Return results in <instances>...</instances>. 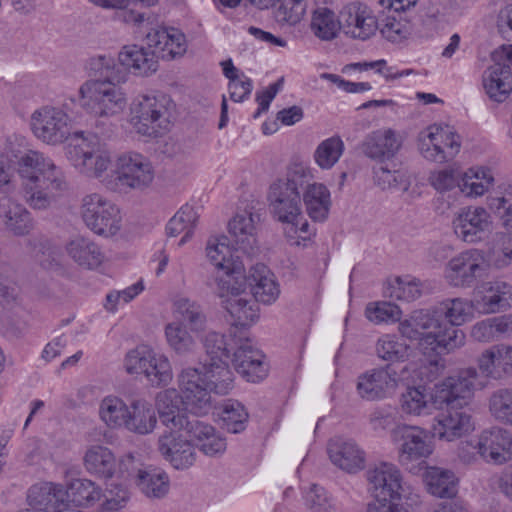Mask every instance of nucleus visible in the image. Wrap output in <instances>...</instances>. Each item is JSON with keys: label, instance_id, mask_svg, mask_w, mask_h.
<instances>
[{"label": "nucleus", "instance_id": "1", "mask_svg": "<svg viewBox=\"0 0 512 512\" xmlns=\"http://www.w3.org/2000/svg\"><path fill=\"white\" fill-rule=\"evenodd\" d=\"M314 179V170L306 162L291 161L284 176L272 181L267 200L273 218L280 223L285 242L294 248H307L314 242V222H325L332 208L329 187Z\"/></svg>", "mask_w": 512, "mask_h": 512}, {"label": "nucleus", "instance_id": "2", "mask_svg": "<svg viewBox=\"0 0 512 512\" xmlns=\"http://www.w3.org/2000/svg\"><path fill=\"white\" fill-rule=\"evenodd\" d=\"M66 159L78 174L112 190L144 191L155 180V167L147 156L137 151H124L114 158L99 137L88 132L75 133Z\"/></svg>", "mask_w": 512, "mask_h": 512}, {"label": "nucleus", "instance_id": "3", "mask_svg": "<svg viewBox=\"0 0 512 512\" xmlns=\"http://www.w3.org/2000/svg\"><path fill=\"white\" fill-rule=\"evenodd\" d=\"M232 383L233 373L223 363L187 366L177 376L178 390L159 391L153 406L166 429L183 428L189 421L184 412L207 414L212 407L211 393L226 394Z\"/></svg>", "mask_w": 512, "mask_h": 512}, {"label": "nucleus", "instance_id": "4", "mask_svg": "<svg viewBox=\"0 0 512 512\" xmlns=\"http://www.w3.org/2000/svg\"><path fill=\"white\" fill-rule=\"evenodd\" d=\"M473 301L466 298H447L436 311H415L400 323L401 334L419 341L425 355L449 353L463 343V334L454 326L470 321L475 313Z\"/></svg>", "mask_w": 512, "mask_h": 512}, {"label": "nucleus", "instance_id": "5", "mask_svg": "<svg viewBox=\"0 0 512 512\" xmlns=\"http://www.w3.org/2000/svg\"><path fill=\"white\" fill-rule=\"evenodd\" d=\"M421 372L416 367L415 380L403 382L406 387L398 399L400 413L408 418H422L433 415L434 411L463 406L473 397L477 381L475 370H466L448 376L429 387L417 384Z\"/></svg>", "mask_w": 512, "mask_h": 512}, {"label": "nucleus", "instance_id": "6", "mask_svg": "<svg viewBox=\"0 0 512 512\" xmlns=\"http://www.w3.org/2000/svg\"><path fill=\"white\" fill-rule=\"evenodd\" d=\"M239 247L231 242L225 234L211 235L205 244L204 255L206 261L222 275L213 276L209 287L220 300V305H225L236 315L241 314L238 306H245V300L237 298L243 292L245 281L242 278L244 263L239 255Z\"/></svg>", "mask_w": 512, "mask_h": 512}, {"label": "nucleus", "instance_id": "7", "mask_svg": "<svg viewBox=\"0 0 512 512\" xmlns=\"http://www.w3.org/2000/svg\"><path fill=\"white\" fill-rule=\"evenodd\" d=\"M18 176L25 202L34 210H46L66 190L62 169L37 150H29L18 160Z\"/></svg>", "mask_w": 512, "mask_h": 512}, {"label": "nucleus", "instance_id": "8", "mask_svg": "<svg viewBox=\"0 0 512 512\" xmlns=\"http://www.w3.org/2000/svg\"><path fill=\"white\" fill-rule=\"evenodd\" d=\"M89 68L104 77L84 81L78 88L75 103L95 120L118 115L127 105V94L110 80L114 59L107 55L95 56L90 59Z\"/></svg>", "mask_w": 512, "mask_h": 512}, {"label": "nucleus", "instance_id": "9", "mask_svg": "<svg viewBox=\"0 0 512 512\" xmlns=\"http://www.w3.org/2000/svg\"><path fill=\"white\" fill-rule=\"evenodd\" d=\"M206 359L199 365H209L212 361L223 363L229 370L227 359L232 354L235 370L248 382L258 383L264 380L269 372L265 355L256 348L247 333L233 336L226 340L217 332H209L204 338Z\"/></svg>", "mask_w": 512, "mask_h": 512}, {"label": "nucleus", "instance_id": "10", "mask_svg": "<svg viewBox=\"0 0 512 512\" xmlns=\"http://www.w3.org/2000/svg\"><path fill=\"white\" fill-rule=\"evenodd\" d=\"M245 281L243 292L235 298L245 300V306L240 304L238 309L241 314H234L225 305L221 307L226 311L228 320L234 328L247 329L253 326L259 319V308L251 299L250 293L255 301L264 305L274 304L280 297L281 287L274 272L265 264L257 263L251 266L248 273L242 272ZM236 301L238 299H235Z\"/></svg>", "mask_w": 512, "mask_h": 512}, {"label": "nucleus", "instance_id": "11", "mask_svg": "<svg viewBox=\"0 0 512 512\" xmlns=\"http://www.w3.org/2000/svg\"><path fill=\"white\" fill-rule=\"evenodd\" d=\"M174 101L162 93H140L129 104L128 123L132 130L147 138L166 134L172 126Z\"/></svg>", "mask_w": 512, "mask_h": 512}, {"label": "nucleus", "instance_id": "12", "mask_svg": "<svg viewBox=\"0 0 512 512\" xmlns=\"http://www.w3.org/2000/svg\"><path fill=\"white\" fill-rule=\"evenodd\" d=\"M173 320L164 327L167 345L177 354L193 351L196 345L194 334L206 327L207 317L201 306L187 297H179L172 304Z\"/></svg>", "mask_w": 512, "mask_h": 512}, {"label": "nucleus", "instance_id": "13", "mask_svg": "<svg viewBox=\"0 0 512 512\" xmlns=\"http://www.w3.org/2000/svg\"><path fill=\"white\" fill-rule=\"evenodd\" d=\"M123 369L134 379L144 380L155 388L167 387L174 379L169 356L148 345H139L129 350L123 359Z\"/></svg>", "mask_w": 512, "mask_h": 512}, {"label": "nucleus", "instance_id": "14", "mask_svg": "<svg viewBox=\"0 0 512 512\" xmlns=\"http://www.w3.org/2000/svg\"><path fill=\"white\" fill-rule=\"evenodd\" d=\"M416 365L402 367L392 364L369 369L357 377L356 392L366 401H380L394 396L403 382L415 380Z\"/></svg>", "mask_w": 512, "mask_h": 512}, {"label": "nucleus", "instance_id": "15", "mask_svg": "<svg viewBox=\"0 0 512 512\" xmlns=\"http://www.w3.org/2000/svg\"><path fill=\"white\" fill-rule=\"evenodd\" d=\"M65 493L68 504L81 508L97 506V512H118L129 500V492L125 487L110 484L104 491L99 484L88 478L73 479Z\"/></svg>", "mask_w": 512, "mask_h": 512}, {"label": "nucleus", "instance_id": "16", "mask_svg": "<svg viewBox=\"0 0 512 512\" xmlns=\"http://www.w3.org/2000/svg\"><path fill=\"white\" fill-rule=\"evenodd\" d=\"M80 216L93 234L104 239H116L122 232L123 216L119 206L100 193L82 198Z\"/></svg>", "mask_w": 512, "mask_h": 512}, {"label": "nucleus", "instance_id": "17", "mask_svg": "<svg viewBox=\"0 0 512 512\" xmlns=\"http://www.w3.org/2000/svg\"><path fill=\"white\" fill-rule=\"evenodd\" d=\"M416 147L420 156L426 161L445 163L460 153L462 138L453 126L436 122L419 131Z\"/></svg>", "mask_w": 512, "mask_h": 512}, {"label": "nucleus", "instance_id": "18", "mask_svg": "<svg viewBox=\"0 0 512 512\" xmlns=\"http://www.w3.org/2000/svg\"><path fill=\"white\" fill-rule=\"evenodd\" d=\"M72 119L70 115L62 108L52 105H44L35 109L29 121V126L33 135L41 142L58 146L67 141L65 154L69 145L73 142L77 130L71 133Z\"/></svg>", "mask_w": 512, "mask_h": 512}, {"label": "nucleus", "instance_id": "19", "mask_svg": "<svg viewBox=\"0 0 512 512\" xmlns=\"http://www.w3.org/2000/svg\"><path fill=\"white\" fill-rule=\"evenodd\" d=\"M390 439L402 465L426 460L434 453V442L430 432L419 425L397 424L390 431Z\"/></svg>", "mask_w": 512, "mask_h": 512}, {"label": "nucleus", "instance_id": "20", "mask_svg": "<svg viewBox=\"0 0 512 512\" xmlns=\"http://www.w3.org/2000/svg\"><path fill=\"white\" fill-rule=\"evenodd\" d=\"M83 466L88 474L104 480L114 477L125 478L136 468L133 453H126L117 458L112 449L103 444H91L86 447Z\"/></svg>", "mask_w": 512, "mask_h": 512}, {"label": "nucleus", "instance_id": "21", "mask_svg": "<svg viewBox=\"0 0 512 512\" xmlns=\"http://www.w3.org/2000/svg\"><path fill=\"white\" fill-rule=\"evenodd\" d=\"M493 65L487 68L483 83L489 99L505 102L512 92V44H503L491 53Z\"/></svg>", "mask_w": 512, "mask_h": 512}, {"label": "nucleus", "instance_id": "22", "mask_svg": "<svg viewBox=\"0 0 512 512\" xmlns=\"http://www.w3.org/2000/svg\"><path fill=\"white\" fill-rule=\"evenodd\" d=\"M342 34L354 41L372 39L379 29L375 10L367 3L354 0L341 7Z\"/></svg>", "mask_w": 512, "mask_h": 512}, {"label": "nucleus", "instance_id": "23", "mask_svg": "<svg viewBox=\"0 0 512 512\" xmlns=\"http://www.w3.org/2000/svg\"><path fill=\"white\" fill-rule=\"evenodd\" d=\"M158 451L176 470L192 467L197 458L195 447L183 428L166 429L158 438Z\"/></svg>", "mask_w": 512, "mask_h": 512}, {"label": "nucleus", "instance_id": "24", "mask_svg": "<svg viewBox=\"0 0 512 512\" xmlns=\"http://www.w3.org/2000/svg\"><path fill=\"white\" fill-rule=\"evenodd\" d=\"M368 491L373 500H401L403 493V476L400 469L391 462L382 461L367 472Z\"/></svg>", "mask_w": 512, "mask_h": 512}, {"label": "nucleus", "instance_id": "25", "mask_svg": "<svg viewBox=\"0 0 512 512\" xmlns=\"http://www.w3.org/2000/svg\"><path fill=\"white\" fill-rule=\"evenodd\" d=\"M146 45L151 54L164 61L181 59L188 51L186 35L174 27H156L146 35Z\"/></svg>", "mask_w": 512, "mask_h": 512}, {"label": "nucleus", "instance_id": "26", "mask_svg": "<svg viewBox=\"0 0 512 512\" xmlns=\"http://www.w3.org/2000/svg\"><path fill=\"white\" fill-rule=\"evenodd\" d=\"M479 271L480 251L468 249L455 255L446 263L443 277L452 287L468 288L476 282Z\"/></svg>", "mask_w": 512, "mask_h": 512}, {"label": "nucleus", "instance_id": "27", "mask_svg": "<svg viewBox=\"0 0 512 512\" xmlns=\"http://www.w3.org/2000/svg\"><path fill=\"white\" fill-rule=\"evenodd\" d=\"M331 463L348 474H356L366 467V452L353 439L334 438L328 444Z\"/></svg>", "mask_w": 512, "mask_h": 512}, {"label": "nucleus", "instance_id": "28", "mask_svg": "<svg viewBox=\"0 0 512 512\" xmlns=\"http://www.w3.org/2000/svg\"><path fill=\"white\" fill-rule=\"evenodd\" d=\"M404 138L396 130L382 127L370 132L362 143L363 153L374 160H390L403 146Z\"/></svg>", "mask_w": 512, "mask_h": 512}, {"label": "nucleus", "instance_id": "29", "mask_svg": "<svg viewBox=\"0 0 512 512\" xmlns=\"http://www.w3.org/2000/svg\"><path fill=\"white\" fill-rule=\"evenodd\" d=\"M185 433L191 438L194 447L209 457H218L225 453V437L214 426L201 420L188 421Z\"/></svg>", "mask_w": 512, "mask_h": 512}, {"label": "nucleus", "instance_id": "30", "mask_svg": "<svg viewBox=\"0 0 512 512\" xmlns=\"http://www.w3.org/2000/svg\"><path fill=\"white\" fill-rule=\"evenodd\" d=\"M68 258L85 270H98L105 263V254L93 239L85 236H75L65 244Z\"/></svg>", "mask_w": 512, "mask_h": 512}, {"label": "nucleus", "instance_id": "31", "mask_svg": "<svg viewBox=\"0 0 512 512\" xmlns=\"http://www.w3.org/2000/svg\"><path fill=\"white\" fill-rule=\"evenodd\" d=\"M67 493L61 484L40 482L33 485L27 495L28 504L46 512H70Z\"/></svg>", "mask_w": 512, "mask_h": 512}, {"label": "nucleus", "instance_id": "32", "mask_svg": "<svg viewBox=\"0 0 512 512\" xmlns=\"http://www.w3.org/2000/svg\"><path fill=\"white\" fill-rule=\"evenodd\" d=\"M310 33L319 41L332 42L342 34L341 9L337 13L327 5H317L310 13Z\"/></svg>", "mask_w": 512, "mask_h": 512}, {"label": "nucleus", "instance_id": "33", "mask_svg": "<svg viewBox=\"0 0 512 512\" xmlns=\"http://www.w3.org/2000/svg\"><path fill=\"white\" fill-rule=\"evenodd\" d=\"M0 222L14 236L28 235L34 227L31 213L11 196L0 197Z\"/></svg>", "mask_w": 512, "mask_h": 512}, {"label": "nucleus", "instance_id": "34", "mask_svg": "<svg viewBox=\"0 0 512 512\" xmlns=\"http://www.w3.org/2000/svg\"><path fill=\"white\" fill-rule=\"evenodd\" d=\"M158 426V416L153 404L143 397L133 398L125 423L127 431L138 436L153 434Z\"/></svg>", "mask_w": 512, "mask_h": 512}, {"label": "nucleus", "instance_id": "35", "mask_svg": "<svg viewBox=\"0 0 512 512\" xmlns=\"http://www.w3.org/2000/svg\"><path fill=\"white\" fill-rule=\"evenodd\" d=\"M133 481L138 491L151 500L163 499L170 491V477L164 469L159 467L143 466L138 468Z\"/></svg>", "mask_w": 512, "mask_h": 512}, {"label": "nucleus", "instance_id": "36", "mask_svg": "<svg viewBox=\"0 0 512 512\" xmlns=\"http://www.w3.org/2000/svg\"><path fill=\"white\" fill-rule=\"evenodd\" d=\"M118 65L134 76H149L157 70V61L151 50L138 44L124 45L117 57Z\"/></svg>", "mask_w": 512, "mask_h": 512}, {"label": "nucleus", "instance_id": "37", "mask_svg": "<svg viewBox=\"0 0 512 512\" xmlns=\"http://www.w3.org/2000/svg\"><path fill=\"white\" fill-rule=\"evenodd\" d=\"M474 429L470 415L458 410L435 417L432 430L439 440L455 441Z\"/></svg>", "mask_w": 512, "mask_h": 512}, {"label": "nucleus", "instance_id": "38", "mask_svg": "<svg viewBox=\"0 0 512 512\" xmlns=\"http://www.w3.org/2000/svg\"><path fill=\"white\" fill-rule=\"evenodd\" d=\"M426 492L437 498H451L457 492L455 474L438 466H425L421 475Z\"/></svg>", "mask_w": 512, "mask_h": 512}, {"label": "nucleus", "instance_id": "39", "mask_svg": "<svg viewBox=\"0 0 512 512\" xmlns=\"http://www.w3.org/2000/svg\"><path fill=\"white\" fill-rule=\"evenodd\" d=\"M257 216L249 209L237 211L227 224L229 235L241 250L252 248L256 243Z\"/></svg>", "mask_w": 512, "mask_h": 512}, {"label": "nucleus", "instance_id": "40", "mask_svg": "<svg viewBox=\"0 0 512 512\" xmlns=\"http://www.w3.org/2000/svg\"><path fill=\"white\" fill-rule=\"evenodd\" d=\"M378 31L386 42L397 47L407 46L415 36L413 21L408 17L395 15L386 16Z\"/></svg>", "mask_w": 512, "mask_h": 512}, {"label": "nucleus", "instance_id": "41", "mask_svg": "<svg viewBox=\"0 0 512 512\" xmlns=\"http://www.w3.org/2000/svg\"><path fill=\"white\" fill-rule=\"evenodd\" d=\"M199 213L192 205H183L169 220L166 226V233L170 237L182 236L178 245H185L194 235Z\"/></svg>", "mask_w": 512, "mask_h": 512}, {"label": "nucleus", "instance_id": "42", "mask_svg": "<svg viewBox=\"0 0 512 512\" xmlns=\"http://www.w3.org/2000/svg\"><path fill=\"white\" fill-rule=\"evenodd\" d=\"M512 287L503 281L482 284V314L497 313L510 308Z\"/></svg>", "mask_w": 512, "mask_h": 512}, {"label": "nucleus", "instance_id": "43", "mask_svg": "<svg viewBox=\"0 0 512 512\" xmlns=\"http://www.w3.org/2000/svg\"><path fill=\"white\" fill-rule=\"evenodd\" d=\"M129 403L120 396L110 394L99 402L98 417L109 429L118 430L125 428Z\"/></svg>", "mask_w": 512, "mask_h": 512}, {"label": "nucleus", "instance_id": "44", "mask_svg": "<svg viewBox=\"0 0 512 512\" xmlns=\"http://www.w3.org/2000/svg\"><path fill=\"white\" fill-rule=\"evenodd\" d=\"M453 228L463 242H477L480 239V207L462 208L453 220Z\"/></svg>", "mask_w": 512, "mask_h": 512}, {"label": "nucleus", "instance_id": "45", "mask_svg": "<svg viewBox=\"0 0 512 512\" xmlns=\"http://www.w3.org/2000/svg\"><path fill=\"white\" fill-rule=\"evenodd\" d=\"M487 446L488 461L501 465L512 459V437L511 434L501 428H494L489 432V437H485Z\"/></svg>", "mask_w": 512, "mask_h": 512}, {"label": "nucleus", "instance_id": "46", "mask_svg": "<svg viewBox=\"0 0 512 512\" xmlns=\"http://www.w3.org/2000/svg\"><path fill=\"white\" fill-rule=\"evenodd\" d=\"M376 353L386 362H405L410 359L413 349L397 335L386 334L378 339Z\"/></svg>", "mask_w": 512, "mask_h": 512}, {"label": "nucleus", "instance_id": "47", "mask_svg": "<svg viewBox=\"0 0 512 512\" xmlns=\"http://www.w3.org/2000/svg\"><path fill=\"white\" fill-rule=\"evenodd\" d=\"M344 150L345 145L340 137L332 136L324 139L314 150V163L321 170H330L339 162Z\"/></svg>", "mask_w": 512, "mask_h": 512}, {"label": "nucleus", "instance_id": "48", "mask_svg": "<svg viewBox=\"0 0 512 512\" xmlns=\"http://www.w3.org/2000/svg\"><path fill=\"white\" fill-rule=\"evenodd\" d=\"M496 368L512 374V346H495L482 354V374L486 372L487 376L499 377Z\"/></svg>", "mask_w": 512, "mask_h": 512}, {"label": "nucleus", "instance_id": "49", "mask_svg": "<svg viewBox=\"0 0 512 512\" xmlns=\"http://www.w3.org/2000/svg\"><path fill=\"white\" fill-rule=\"evenodd\" d=\"M217 415L223 427L231 433H240L246 428L248 412L238 401L227 400L219 408Z\"/></svg>", "mask_w": 512, "mask_h": 512}, {"label": "nucleus", "instance_id": "50", "mask_svg": "<svg viewBox=\"0 0 512 512\" xmlns=\"http://www.w3.org/2000/svg\"><path fill=\"white\" fill-rule=\"evenodd\" d=\"M303 503L310 512H338L339 510L335 497L324 487L316 484L304 490Z\"/></svg>", "mask_w": 512, "mask_h": 512}, {"label": "nucleus", "instance_id": "51", "mask_svg": "<svg viewBox=\"0 0 512 512\" xmlns=\"http://www.w3.org/2000/svg\"><path fill=\"white\" fill-rule=\"evenodd\" d=\"M145 289L143 280H138L122 290H112L107 293L103 307L105 311L115 314L121 307L133 301Z\"/></svg>", "mask_w": 512, "mask_h": 512}, {"label": "nucleus", "instance_id": "52", "mask_svg": "<svg viewBox=\"0 0 512 512\" xmlns=\"http://www.w3.org/2000/svg\"><path fill=\"white\" fill-rule=\"evenodd\" d=\"M276 10L277 20L287 26L300 24L307 15L306 0H279Z\"/></svg>", "mask_w": 512, "mask_h": 512}, {"label": "nucleus", "instance_id": "53", "mask_svg": "<svg viewBox=\"0 0 512 512\" xmlns=\"http://www.w3.org/2000/svg\"><path fill=\"white\" fill-rule=\"evenodd\" d=\"M402 315L401 309L391 302L376 301L367 304L365 308L366 318L374 323H394L400 320Z\"/></svg>", "mask_w": 512, "mask_h": 512}, {"label": "nucleus", "instance_id": "54", "mask_svg": "<svg viewBox=\"0 0 512 512\" xmlns=\"http://www.w3.org/2000/svg\"><path fill=\"white\" fill-rule=\"evenodd\" d=\"M376 184L383 190L405 192L410 187V178L403 170H389L380 167L374 173Z\"/></svg>", "mask_w": 512, "mask_h": 512}, {"label": "nucleus", "instance_id": "55", "mask_svg": "<svg viewBox=\"0 0 512 512\" xmlns=\"http://www.w3.org/2000/svg\"><path fill=\"white\" fill-rule=\"evenodd\" d=\"M489 411L497 420L512 425V390L503 388L489 398Z\"/></svg>", "mask_w": 512, "mask_h": 512}, {"label": "nucleus", "instance_id": "56", "mask_svg": "<svg viewBox=\"0 0 512 512\" xmlns=\"http://www.w3.org/2000/svg\"><path fill=\"white\" fill-rule=\"evenodd\" d=\"M390 296L400 301L411 302L421 295V285L419 280L410 277L396 278L390 287Z\"/></svg>", "mask_w": 512, "mask_h": 512}, {"label": "nucleus", "instance_id": "57", "mask_svg": "<svg viewBox=\"0 0 512 512\" xmlns=\"http://www.w3.org/2000/svg\"><path fill=\"white\" fill-rule=\"evenodd\" d=\"M429 184L439 193L453 190L457 183V174L452 167L438 168L430 172Z\"/></svg>", "mask_w": 512, "mask_h": 512}, {"label": "nucleus", "instance_id": "58", "mask_svg": "<svg viewBox=\"0 0 512 512\" xmlns=\"http://www.w3.org/2000/svg\"><path fill=\"white\" fill-rule=\"evenodd\" d=\"M456 187L466 197L480 195V167H470L458 175Z\"/></svg>", "mask_w": 512, "mask_h": 512}, {"label": "nucleus", "instance_id": "59", "mask_svg": "<svg viewBox=\"0 0 512 512\" xmlns=\"http://www.w3.org/2000/svg\"><path fill=\"white\" fill-rule=\"evenodd\" d=\"M282 86L283 80L280 79L257 92L256 101L258 103V109L254 113V118L260 117L262 113L269 109L271 102L282 89Z\"/></svg>", "mask_w": 512, "mask_h": 512}, {"label": "nucleus", "instance_id": "60", "mask_svg": "<svg viewBox=\"0 0 512 512\" xmlns=\"http://www.w3.org/2000/svg\"><path fill=\"white\" fill-rule=\"evenodd\" d=\"M507 332H512V314L482 321V336L488 334L493 337Z\"/></svg>", "mask_w": 512, "mask_h": 512}, {"label": "nucleus", "instance_id": "61", "mask_svg": "<svg viewBox=\"0 0 512 512\" xmlns=\"http://www.w3.org/2000/svg\"><path fill=\"white\" fill-rule=\"evenodd\" d=\"M495 26L504 40L512 42V3L500 8L495 16Z\"/></svg>", "mask_w": 512, "mask_h": 512}, {"label": "nucleus", "instance_id": "62", "mask_svg": "<svg viewBox=\"0 0 512 512\" xmlns=\"http://www.w3.org/2000/svg\"><path fill=\"white\" fill-rule=\"evenodd\" d=\"M20 305V292L12 283L0 282V308L3 312H9Z\"/></svg>", "mask_w": 512, "mask_h": 512}, {"label": "nucleus", "instance_id": "63", "mask_svg": "<svg viewBox=\"0 0 512 512\" xmlns=\"http://www.w3.org/2000/svg\"><path fill=\"white\" fill-rule=\"evenodd\" d=\"M228 88L230 98L234 102H243L250 96L253 84L251 79L243 74L242 76L229 81Z\"/></svg>", "mask_w": 512, "mask_h": 512}, {"label": "nucleus", "instance_id": "64", "mask_svg": "<svg viewBox=\"0 0 512 512\" xmlns=\"http://www.w3.org/2000/svg\"><path fill=\"white\" fill-rule=\"evenodd\" d=\"M493 491L499 490L512 500V466L506 468L500 475H494L488 480Z\"/></svg>", "mask_w": 512, "mask_h": 512}]
</instances>
